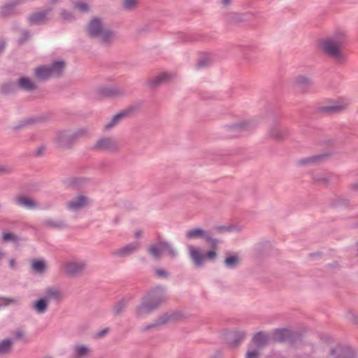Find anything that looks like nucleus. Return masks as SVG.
I'll list each match as a JSON object with an SVG mask.
<instances>
[{"mask_svg":"<svg viewBox=\"0 0 358 358\" xmlns=\"http://www.w3.org/2000/svg\"><path fill=\"white\" fill-rule=\"evenodd\" d=\"M347 36L343 31H338L333 35L321 41L320 47L328 56L334 59L336 62H344L347 58L346 55L342 50L343 45L345 43Z\"/></svg>","mask_w":358,"mask_h":358,"instance_id":"1","label":"nucleus"},{"mask_svg":"<svg viewBox=\"0 0 358 358\" xmlns=\"http://www.w3.org/2000/svg\"><path fill=\"white\" fill-rule=\"evenodd\" d=\"M165 290L163 287H157L152 289L136 308V316L138 318L145 317L157 308L158 306L165 300Z\"/></svg>","mask_w":358,"mask_h":358,"instance_id":"2","label":"nucleus"},{"mask_svg":"<svg viewBox=\"0 0 358 358\" xmlns=\"http://www.w3.org/2000/svg\"><path fill=\"white\" fill-rule=\"evenodd\" d=\"M87 33L103 44H110L116 38L115 32L107 28L103 20L98 17H93L89 21Z\"/></svg>","mask_w":358,"mask_h":358,"instance_id":"3","label":"nucleus"},{"mask_svg":"<svg viewBox=\"0 0 358 358\" xmlns=\"http://www.w3.org/2000/svg\"><path fill=\"white\" fill-rule=\"evenodd\" d=\"M65 63L63 60L53 62L49 66H41L34 71V74L39 80H47L52 77L60 76L64 69Z\"/></svg>","mask_w":358,"mask_h":358,"instance_id":"4","label":"nucleus"},{"mask_svg":"<svg viewBox=\"0 0 358 358\" xmlns=\"http://www.w3.org/2000/svg\"><path fill=\"white\" fill-rule=\"evenodd\" d=\"M87 134V129L85 128H80L73 131H64L57 134L56 141L60 146H65Z\"/></svg>","mask_w":358,"mask_h":358,"instance_id":"5","label":"nucleus"},{"mask_svg":"<svg viewBox=\"0 0 358 358\" xmlns=\"http://www.w3.org/2000/svg\"><path fill=\"white\" fill-rule=\"evenodd\" d=\"M52 10V8L49 6L43 10L34 12L27 17V21L30 25L45 24L49 20V15Z\"/></svg>","mask_w":358,"mask_h":358,"instance_id":"6","label":"nucleus"},{"mask_svg":"<svg viewBox=\"0 0 358 358\" xmlns=\"http://www.w3.org/2000/svg\"><path fill=\"white\" fill-rule=\"evenodd\" d=\"M64 267L66 273L70 275H76L85 271L87 264L84 260L73 259L66 262Z\"/></svg>","mask_w":358,"mask_h":358,"instance_id":"7","label":"nucleus"},{"mask_svg":"<svg viewBox=\"0 0 358 358\" xmlns=\"http://www.w3.org/2000/svg\"><path fill=\"white\" fill-rule=\"evenodd\" d=\"M118 148L117 141L113 138L104 137L99 139L94 145L96 150H104L107 152H113Z\"/></svg>","mask_w":358,"mask_h":358,"instance_id":"8","label":"nucleus"},{"mask_svg":"<svg viewBox=\"0 0 358 358\" xmlns=\"http://www.w3.org/2000/svg\"><path fill=\"white\" fill-rule=\"evenodd\" d=\"M174 78V74L170 71H162L154 76L148 80V85L151 87H157L166 83Z\"/></svg>","mask_w":358,"mask_h":358,"instance_id":"9","label":"nucleus"},{"mask_svg":"<svg viewBox=\"0 0 358 358\" xmlns=\"http://www.w3.org/2000/svg\"><path fill=\"white\" fill-rule=\"evenodd\" d=\"M90 203V199L84 195H79L71 199L67 204V208L73 212H77L85 208Z\"/></svg>","mask_w":358,"mask_h":358,"instance_id":"10","label":"nucleus"},{"mask_svg":"<svg viewBox=\"0 0 358 358\" xmlns=\"http://www.w3.org/2000/svg\"><path fill=\"white\" fill-rule=\"evenodd\" d=\"M187 248L189 255L195 266H202L206 262V252H203L199 248L191 245H189Z\"/></svg>","mask_w":358,"mask_h":358,"instance_id":"11","label":"nucleus"},{"mask_svg":"<svg viewBox=\"0 0 358 358\" xmlns=\"http://www.w3.org/2000/svg\"><path fill=\"white\" fill-rule=\"evenodd\" d=\"M43 297L50 303L51 301L62 300L63 294L59 288L50 287L45 289Z\"/></svg>","mask_w":358,"mask_h":358,"instance_id":"12","label":"nucleus"},{"mask_svg":"<svg viewBox=\"0 0 358 358\" xmlns=\"http://www.w3.org/2000/svg\"><path fill=\"white\" fill-rule=\"evenodd\" d=\"M250 122H242L238 124L229 125L226 127V130L231 133L228 135L229 137H236L241 135L243 131L248 130L250 127Z\"/></svg>","mask_w":358,"mask_h":358,"instance_id":"13","label":"nucleus"},{"mask_svg":"<svg viewBox=\"0 0 358 358\" xmlns=\"http://www.w3.org/2000/svg\"><path fill=\"white\" fill-rule=\"evenodd\" d=\"M245 336L246 333L243 330H235L230 331L227 334V341L229 345L232 348H235L245 339Z\"/></svg>","mask_w":358,"mask_h":358,"instance_id":"14","label":"nucleus"},{"mask_svg":"<svg viewBox=\"0 0 358 358\" xmlns=\"http://www.w3.org/2000/svg\"><path fill=\"white\" fill-rule=\"evenodd\" d=\"M100 98H113L117 97L122 94V91L114 87H106L100 88L98 91Z\"/></svg>","mask_w":358,"mask_h":358,"instance_id":"15","label":"nucleus"},{"mask_svg":"<svg viewBox=\"0 0 358 358\" xmlns=\"http://www.w3.org/2000/svg\"><path fill=\"white\" fill-rule=\"evenodd\" d=\"M132 111L131 108H127L119 113L115 115L110 121H108L105 125L104 128L106 129H110L117 125L120 121L129 115V114Z\"/></svg>","mask_w":358,"mask_h":358,"instance_id":"16","label":"nucleus"},{"mask_svg":"<svg viewBox=\"0 0 358 358\" xmlns=\"http://www.w3.org/2000/svg\"><path fill=\"white\" fill-rule=\"evenodd\" d=\"M186 237L189 239L203 238L204 240L210 239V234L200 228L189 229L186 233Z\"/></svg>","mask_w":358,"mask_h":358,"instance_id":"17","label":"nucleus"},{"mask_svg":"<svg viewBox=\"0 0 358 358\" xmlns=\"http://www.w3.org/2000/svg\"><path fill=\"white\" fill-rule=\"evenodd\" d=\"M163 242H164V241H160L151 244L148 248L149 255L156 260H159L164 255V248L162 247Z\"/></svg>","mask_w":358,"mask_h":358,"instance_id":"18","label":"nucleus"},{"mask_svg":"<svg viewBox=\"0 0 358 358\" xmlns=\"http://www.w3.org/2000/svg\"><path fill=\"white\" fill-rule=\"evenodd\" d=\"M49 303L43 297H40L33 303L34 311L39 315L45 313L49 308Z\"/></svg>","mask_w":358,"mask_h":358,"instance_id":"19","label":"nucleus"},{"mask_svg":"<svg viewBox=\"0 0 358 358\" xmlns=\"http://www.w3.org/2000/svg\"><path fill=\"white\" fill-rule=\"evenodd\" d=\"M333 355H338L336 358H355L354 353L348 347L337 346L331 352Z\"/></svg>","mask_w":358,"mask_h":358,"instance_id":"20","label":"nucleus"},{"mask_svg":"<svg viewBox=\"0 0 358 358\" xmlns=\"http://www.w3.org/2000/svg\"><path fill=\"white\" fill-rule=\"evenodd\" d=\"M15 203L27 209H34L37 207L36 203L32 199L24 196L17 197Z\"/></svg>","mask_w":358,"mask_h":358,"instance_id":"21","label":"nucleus"},{"mask_svg":"<svg viewBox=\"0 0 358 358\" xmlns=\"http://www.w3.org/2000/svg\"><path fill=\"white\" fill-rule=\"evenodd\" d=\"M292 332L286 329H275L272 334V339L275 341H285L291 338Z\"/></svg>","mask_w":358,"mask_h":358,"instance_id":"22","label":"nucleus"},{"mask_svg":"<svg viewBox=\"0 0 358 358\" xmlns=\"http://www.w3.org/2000/svg\"><path fill=\"white\" fill-rule=\"evenodd\" d=\"M138 248V242L131 243L117 250L116 254L120 256H127L136 252Z\"/></svg>","mask_w":358,"mask_h":358,"instance_id":"23","label":"nucleus"},{"mask_svg":"<svg viewBox=\"0 0 358 358\" xmlns=\"http://www.w3.org/2000/svg\"><path fill=\"white\" fill-rule=\"evenodd\" d=\"M349 104L348 100L340 99L336 103L323 107L325 112H338L345 108Z\"/></svg>","mask_w":358,"mask_h":358,"instance_id":"24","label":"nucleus"},{"mask_svg":"<svg viewBox=\"0 0 358 358\" xmlns=\"http://www.w3.org/2000/svg\"><path fill=\"white\" fill-rule=\"evenodd\" d=\"M267 342L268 336L264 332H258L255 334L252 338V343L258 350L264 346Z\"/></svg>","mask_w":358,"mask_h":358,"instance_id":"25","label":"nucleus"},{"mask_svg":"<svg viewBox=\"0 0 358 358\" xmlns=\"http://www.w3.org/2000/svg\"><path fill=\"white\" fill-rule=\"evenodd\" d=\"M162 247L164 248V255L171 259H175L178 255L177 249L167 241L163 242Z\"/></svg>","mask_w":358,"mask_h":358,"instance_id":"26","label":"nucleus"},{"mask_svg":"<svg viewBox=\"0 0 358 358\" xmlns=\"http://www.w3.org/2000/svg\"><path fill=\"white\" fill-rule=\"evenodd\" d=\"M18 85L22 90L26 91H32L36 89L34 82L27 77L20 78L18 80Z\"/></svg>","mask_w":358,"mask_h":358,"instance_id":"27","label":"nucleus"},{"mask_svg":"<svg viewBox=\"0 0 358 358\" xmlns=\"http://www.w3.org/2000/svg\"><path fill=\"white\" fill-rule=\"evenodd\" d=\"M21 302V298L19 296L15 297H0V308L6 307L8 306H16L19 305Z\"/></svg>","mask_w":358,"mask_h":358,"instance_id":"28","label":"nucleus"},{"mask_svg":"<svg viewBox=\"0 0 358 358\" xmlns=\"http://www.w3.org/2000/svg\"><path fill=\"white\" fill-rule=\"evenodd\" d=\"M323 157L322 155H314L301 159L298 161L299 166H306L317 163Z\"/></svg>","mask_w":358,"mask_h":358,"instance_id":"29","label":"nucleus"},{"mask_svg":"<svg viewBox=\"0 0 358 358\" xmlns=\"http://www.w3.org/2000/svg\"><path fill=\"white\" fill-rule=\"evenodd\" d=\"M17 3H15V0L12 2H9L5 5H3L0 8V13L2 15L6 16L13 13L15 10V7Z\"/></svg>","mask_w":358,"mask_h":358,"instance_id":"30","label":"nucleus"},{"mask_svg":"<svg viewBox=\"0 0 358 358\" xmlns=\"http://www.w3.org/2000/svg\"><path fill=\"white\" fill-rule=\"evenodd\" d=\"M90 348L83 345H78L74 348V355L76 358H83L90 352Z\"/></svg>","mask_w":358,"mask_h":358,"instance_id":"31","label":"nucleus"},{"mask_svg":"<svg viewBox=\"0 0 358 358\" xmlns=\"http://www.w3.org/2000/svg\"><path fill=\"white\" fill-rule=\"evenodd\" d=\"M73 7L75 10L81 13H88L90 10L89 3L85 1H76L73 3Z\"/></svg>","mask_w":358,"mask_h":358,"instance_id":"32","label":"nucleus"},{"mask_svg":"<svg viewBox=\"0 0 358 358\" xmlns=\"http://www.w3.org/2000/svg\"><path fill=\"white\" fill-rule=\"evenodd\" d=\"M295 83L299 87L306 88L311 85L312 82L308 77L304 76H299L295 80Z\"/></svg>","mask_w":358,"mask_h":358,"instance_id":"33","label":"nucleus"},{"mask_svg":"<svg viewBox=\"0 0 358 358\" xmlns=\"http://www.w3.org/2000/svg\"><path fill=\"white\" fill-rule=\"evenodd\" d=\"M34 271L38 273H43L45 271V263L43 260L36 259L31 263Z\"/></svg>","mask_w":358,"mask_h":358,"instance_id":"34","label":"nucleus"},{"mask_svg":"<svg viewBox=\"0 0 358 358\" xmlns=\"http://www.w3.org/2000/svg\"><path fill=\"white\" fill-rule=\"evenodd\" d=\"M60 17L62 20L66 22H72L76 19V15L74 12L62 9L60 11Z\"/></svg>","mask_w":358,"mask_h":358,"instance_id":"35","label":"nucleus"},{"mask_svg":"<svg viewBox=\"0 0 358 358\" xmlns=\"http://www.w3.org/2000/svg\"><path fill=\"white\" fill-rule=\"evenodd\" d=\"M238 263V257L236 255L227 257L224 260V264L227 268H234Z\"/></svg>","mask_w":358,"mask_h":358,"instance_id":"36","label":"nucleus"},{"mask_svg":"<svg viewBox=\"0 0 358 358\" xmlns=\"http://www.w3.org/2000/svg\"><path fill=\"white\" fill-rule=\"evenodd\" d=\"M12 342L9 339H5L0 341V354L7 353L11 348Z\"/></svg>","mask_w":358,"mask_h":358,"instance_id":"37","label":"nucleus"},{"mask_svg":"<svg viewBox=\"0 0 358 358\" xmlns=\"http://www.w3.org/2000/svg\"><path fill=\"white\" fill-rule=\"evenodd\" d=\"M283 133L284 132H283L282 129L277 124H274L271 127V131H270L271 135L273 137L276 138H282L283 136Z\"/></svg>","mask_w":358,"mask_h":358,"instance_id":"38","label":"nucleus"},{"mask_svg":"<svg viewBox=\"0 0 358 358\" xmlns=\"http://www.w3.org/2000/svg\"><path fill=\"white\" fill-rule=\"evenodd\" d=\"M173 320V315L170 313H166V314L162 315L161 317H159L158 321L157 322V323L155 324H154L153 326L164 324L166 323L167 322L171 321Z\"/></svg>","mask_w":358,"mask_h":358,"instance_id":"39","label":"nucleus"},{"mask_svg":"<svg viewBox=\"0 0 358 358\" xmlns=\"http://www.w3.org/2000/svg\"><path fill=\"white\" fill-rule=\"evenodd\" d=\"M138 0H123L122 6L127 10L134 8L137 4Z\"/></svg>","mask_w":358,"mask_h":358,"instance_id":"40","label":"nucleus"},{"mask_svg":"<svg viewBox=\"0 0 358 358\" xmlns=\"http://www.w3.org/2000/svg\"><path fill=\"white\" fill-rule=\"evenodd\" d=\"M3 240L5 242H8V241L17 242L19 240V238L14 234L8 232V233H4L3 234Z\"/></svg>","mask_w":358,"mask_h":358,"instance_id":"41","label":"nucleus"},{"mask_svg":"<svg viewBox=\"0 0 358 358\" xmlns=\"http://www.w3.org/2000/svg\"><path fill=\"white\" fill-rule=\"evenodd\" d=\"M217 229L219 230V231H228V232H231V231H234L238 230L236 229V227L233 226V225L219 226V227H217Z\"/></svg>","mask_w":358,"mask_h":358,"instance_id":"42","label":"nucleus"},{"mask_svg":"<svg viewBox=\"0 0 358 358\" xmlns=\"http://www.w3.org/2000/svg\"><path fill=\"white\" fill-rule=\"evenodd\" d=\"M25 336V333L22 329H17L13 333V338L15 340H24Z\"/></svg>","mask_w":358,"mask_h":358,"instance_id":"43","label":"nucleus"},{"mask_svg":"<svg viewBox=\"0 0 358 358\" xmlns=\"http://www.w3.org/2000/svg\"><path fill=\"white\" fill-rule=\"evenodd\" d=\"M259 355V350L258 349L248 350L246 355V358H258Z\"/></svg>","mask_w":358,"mask_h":358,"instance_id":"44","label":"nucleus"},{"mask_svg":"<svg viewBox=\"0 0 358 358\" xmlns=\"http://www.w3.org/2000/svg\"><path fill=\"white\" fill-rule=\"evenodd\" d=\"M126 305H127L126 300H122L121 301L117 303L115 307V310L116 313H120L126 307Z\"/></svg>","mask_w":358,"mask_h":358,"instance_id":"45","label":"nucleus"},{"mask_svg":"<svg viewBox=\"0 0 358 358\" xmlns=\"http://www.w3.org/2000/svg\"><path fill=\"white\" fill-rule=\"evenodd\" d=\"M155 274L157 275V276H158L159 278H166L168 277L169 274H168V272L164 270V269H157L155 271Z\"/></svg>","mask_w":358,"mask_h":358,"instance_id":"46","label":"nucleus"},{"mask_svg":"<svg viewBox=\"0 0 358 358\" xmlns=\"http://www.w3.org/2000/svg\"><path fill=\"white\" fill-rule=\"evenodd\" d=\"M217 254L214 250L208 251L206 252V260H214L216 258Z\"/></svg>","mask_w":358,"mask_h":358,"instance_id":"47","label":"nucleus"},{"mask_svg":"<svg viewBox=\"0 0 358 358\" xmlns=\"http://www.w3.org/2000/svg\"><path fill=\"white\" fill-rule=\"evenodd\" d=\"M206 241L209 242L213 247L216 246L219 243V240L213 238L211 236H210V239L206 240Z\"/></svg>","mask_w":358,"mask_h":358,"instance_id":"48","label":"nucleus"},{"mask_svg":"<svg viewBox=\"0 0 358 358\" xmlns=\"http://www.w3.org/2000/svg\"><path fill=\"white\" fill-rule=\"evenodd\" d=\"M108 332V329H104L100 331H99L97 334H96V336L99 337V338H101L103 337V336H105Z\"/></svg>","mask_w":358,"mask_h":358,"instance_id":"49","label":"nucleus"},{"mask_svg":"<svg viewBox=\"0 0 358 358\" xmlns=\"http://www.w3.org/2000/svg\"><path fill=\"white\" fill-rule=\"evenodd\" d=\"M22 34H23V37H24L22 41H25L26 39H27L30 37L29 33L27 31H23Z\"/></svg>","mask_w":358,"mask_h":358,"instance_id":"50","label":"nucleus"},{"mask_svg":"<svg viewBox=\"0 0 358 358\" xmlns=\"http://www.w3.org/2000/svg\"><path fill=\"white\" fill-rule=\"evenodd\" d=\"M5 48V42L3 40L0 39V52H1Z\"/></svg>","mask_w":358,"mask_h":358,"instance_id":"51","label":"nucleus"},{"mask_svg":"<svg viewBox=\"0 0 358 358\" xmlns=\"http://www.w3.org/2000/svg\"><path fill=\"white\" fill-rule=\"evenodd\" d=\"M9 266H10V267L11 268H13V269L15 268V266H15V260H14V259H10V260L9 261Z\"/></svg>","mask_w":358,"mask_h":358,"instance_id":"52","label":"nucleus"},{"mask_svg":"<svg viewBox=\"0 0 358 358\" xmlns=\"http://www.w3.org/2000/svg\"><path fill=\"white\" fill-rule=\"evenodd\" d=\"M143 234V231L141 230H137L135 231V237L138 238H140Z\"/></svg>","mask_w":358,"mask_h":358,"instance_id":"53","label":"nucleus"},{"mask_svg":"<svg viewBox=\"0 0 358 358\" xmlns=\"http://www.w3.org/2000/svg\"><path fill=\"white\" fill-rule=\"evenodd\" d=\"M8 171V168L6 166L0 165V173H5Z\"/></svg>","mask_w":358,"mask_h":358,"instance_id":"54","label":"nucleus"},{"mask_svg":"<svg viewBox=\"0 0 358 358\" xmlns=\"http://www.w3.org/2000/svg\"><path fill=\"white\" fill-rule=\"evenodd\" d=\"M59 1V0H49L48 1V4L49 5H54L57 3H58Z\"/></svg>","mask_w":358,"mask_h":358,"instance_id":"55","label":"nucleus"},{"mask_svg":"<svg viewBox=\"0 0 358 358\" xmlns=\"http://www.w3.org/2000/svg\"><path fill=\"white\" fill-rule=\"evenodd\" d=\"M4 252L0 249V261L4 257Z\"/></svg>","mask_w":358,"mask_h":358,"instance_id":"56","label":"nucleus"},{"mask_svg":"<svg viewBox=\"0 0 358 358\" xmlns=\"http://www.w3.org/2000/svg\"><path fill=\"white\" fill-rule=\"evenodd\" d=\"M231 0H222V3L224 6H227L230 3Z\"/></svg>","mask_w":358,"mask_h":358,"instance_id":"57","label":"nucleus"},{"mask_svg":"<svg viewBox=\"0 0 358 358\" xmlns=\"http://www.w3.org/2000/svg\"><path fill=\"white\" fill-rule=\"evenodd\" d=\"M198 65H199L200 67H203V66H205V64H204V62H203V60H200V61L199 62Z\"/></svg>","mask_w":358,"mask_h":358,"instance_id":"58","label":"nucleus"},{"mask_svg":"<svg viewBox=\"0 0 358 358\" xmlns=\"http://www.w3.org/2000/svg\"><path fill=\"white\" fill-rule=\"evenodd\" d=\"M43 148H39V149L38 150V155H41V154H42V152H43Z\"/></svg>","mask_w":358,"mask_h":358,"instance_id":"59","label":"nucleus"},{"mask_svg":"<svg viewBox=\"0 0 358 358\" xmlns=\"http://www.w3.org/2000/svg\"><path fill=\"white\" fill-rule=\"evenodd\" d=\"M355 188L358 189V184L355 185Z\"/></svg>","mask_w":358,"mask_h":358,"instance_id":"60","label":"nucleus"}]
</instances>
